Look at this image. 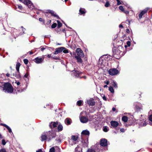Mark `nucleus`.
Returning <instances> with one entry per match:
<instances>
[{
  "mask_svg": "<svg viewBox=\"0 0 152 152\" xmlns=\"http://www.w3.org/2000/svg\"><path fill=\"white\" fill-rule=\"evenodd\" d=\"M115 110H116V108L115 107H113L112 108V110L113 111H115Z\"/></svg>",
  "mask_w": 152,
  "mask_h": 152,
  "instance_id": "64",
  "label": "nucleus"
},
{
  "mask_svg": "<svg viewBox=\"0 0 152 152\" xmlns=\"http://www.w3.org/2000/svg\"><path fill=\"white\" fill-rule=\"evenodd\" d=\"M83 57H81L78 56H75V58L77 60V61L78 63H81L83 62V61L81 59Z\"/></svg>",
  "mask_w": 152,
  "mask_h": 152,
  "instance_id": "24",
  "label": "nucleus"
},
{
  "mask_svg": "<svg viewBox=\"0 0 152 152\" xmlns=\"http://www.w3.org/2000/svg\"><path fill=\"white\" fill-rule=\"evenodd\" d=\"M110 3L109 2L107 1L105 5V6L106 7H108L110 5Z\"/></svg>",
  "mask_w": 152,
  "mask_h": 152,
  "instance_id": "44",
  "label": "nucleus"
},
{
  "mask_svg": "<svg viewBox=\"0 0 152 152\" xmlns=\"http://www.w3.org/2000/svg\"><path fill=\"white\" fill-rule=\"evenodd\" d=\"M119 9L122 11H124V10L123 7L122 6H120L119 7Z\"/></svg>",
  "mask_w": 152,
  "mask_h": 152,
  "instance_id": "42",
  "label": "nucleus"
},
{
  "mask_svg": "<svg viewBox=\"0 0 152 152\" xmlns=\"http://www.w3.org/2000/svg\"><path fill=\"white\" fill-rule=\"evenodd\" d=\"M149 119L150 121L152 122V114L149 116Z\"/></svg>",
  "mask_w": 152,
  "mask_h": 152,
  "instance_id": "51",
  "label": "nucleus"
},
{
  "mask_svg": "<svg viewBox=\"0 0 152 152\" xmlns=\"http://www.w3.org/2000/svg\"><path fill=\"white\" fill-rule=\"evenodd\" d=\"M45 49V48L44 47L42 48H41V50L42 51H43Z\"/></svg>",
  "mask_w": 152,
  "mask_h": 152,
  "instance_id": "63",
  "label": "nucleus"
},
{
  "mask_svg": "<svg viewBox=\"0 0 152 152\" xmlns=\"http://www.w3.org/2000/svg\"><path fill=\"white\" fill-rule=\"evenodd\" d=\"M122 120L125 122H126L128 121V118L126 116H124L122 117Z\"/></svg>",
  "mask_w": 152,
  "mask_h": 152,
  "instance_id": "33",
  "label": "nucleus"
},
{
  "mask_svg": "<svg viewBox=\"0 0 152 152\" xmlns=\"http://www.w3.org/2000/svg\"><path fill=\"white\" fill-rule=\"evenodd\" d=\"M52 54H49L47 56V57L49 58H52Z\"/></svg>",
  "mask_w": 152,
  "mask_h": 152,
  "instance_id": "52",
  "label": "nucleus"
},
{
  "mask_svg": "<svg viewBox=\"0 0 152 152\" xmlns=\"http://www.w3.org/2000/svg\"><path fill=\"white\" fill-rule=\"evenodd\" d=\"M87 152H95V151L94 150L91 149L88 150Z\"/></svg>",
  "mask_w": 152,
  "mask_h": 152,
  "instance_id": "45",
  "label": "nucleus"
},
{
  "mask_svg": "<svg viewBox=\"0 0 152 152\" xmlns=\"http://www.w3.org/2000/svg\"><path fill=\"white\" fill-rule=\"evenodd\" d=\"M136 123H137L140 126H145L147 124L146 120L145 119L140 118L137 120Z\"/></svg>",
  "mask_w": 152,
  "mask_h": 152,
  "instance_id": "7",
  "label": "nucleus"
},
{
  "mask_svg": "<svg viewBox=\"0 0 152 152\" xmlns=\"http://www.w3.org/2000/svg\"><path fill=\"white\" fill-rule=\"evenodd\" d=\"M75 152H82V148L79 146L76 147L75 149Z\"/></svg>",
  "mask_w": 152,
  "mask_h": 152,
  "instance_id": "27",
  "label": "nucleus"
},
{
  "mask_svg": "<svg viewBox=\"0 0 152 152\" xmlns=\"http://www.w3.org/2000/svg\"><path fill=\"white\" fill-rule=\"evenodd\" d=\"M0 152H6V151L5 149L2 148L0 150Z\"/></svg>",
  "mask_w": 152,
  "mask_h": 152,
  "instance_id": "49",
  "label": "nucleus"
},
{
  "mask_svg": "<svg viewBox=\"0 0 152 152\" xmlns=\"http://www.w3.org/2000/svg\"><path fill=\"white\" fill-rule=\"evenodd\" d=\"M116 0L117 1V4L118 5H119L122 4V3H121V1H120V0Z\"/></svg>",
  "mask_w": 152,
  "mask_h": 152,
  "instance_id": "46",
  "label": "nucleus"
},
{
  "mask_svg": "<svg viewBox=\"0 0 152 152\" xmlns=\"http://www.w3.org/2000/svg\"><path fill=\"white\" fill-rule=\"evenodd\" d=\"M0 125L1 126H3L5 127L8 130L9 132L13 134V133L12 132V130L10 128V127L8 126L7 125L5 124L1 123L0 124Z\"/></svg>",
  "mask_w": 152,
  "mask_h": 152,
  "instance_id": "22",
  "label": "nucleus"
},
{
  "mask_svg": "<svg viewBox=\"0 0 152 152\" xmlns=\"http://www.w3.org/2000/svg\"><path fill=\"white\" fill-rule=\"evenodd\" d=\"M62 49L63 50L62 51L64 53H69L68 50L65 48L63 47H61Z\"/></svg>",
  "mask_w": 152,
  "mask_h": 152,
  "instance_id": "31",
  "label": "nucleus"
},
{
  "mask_svg": "<svg viewBox=\"0 0 152 152\" xmlns=\"http://www.w3.org/2000/svg\"><path fill=\"white\" fill-rule=\"evenodd\" d=\"M80 121L82 123H86L88 121V118L86 116L80 117Z\"/></svg>",
  "mask_w": 152,
  "mask_h": 152,
  "instance_id": "16",
  "label": "nucleus"
},
{
  "mask_svg": "<svg viewBox=\"0 0 152 152\" xmlns=\"http://www.w3.org/2000/svg\"><path fill=\"white\" fill-rule=\"evenodd\" d=\"M65 123L67 125H70L72 122L71 120L69 118H66L65 121Z\"/></svg>",
  "mask_w": 152,
  "mask_h": 152,
  "instance_id": "26",
  "label": "nucleus"
},
{
  "mask_svg": "<svg viewBox=\"0 0 152 152\" xmlns=\"http://www.w3.org/2000/svg\"><path fill=\"white\" fill-rule=\"evenodd\" d=\"M120 48L122 49V48L121 47L119 46L118 48L113 49V56L115 58H119L120 57L124 55L123 52L120 50Z\"/></svg>",
  "mask_w": 152,
  "mask_h": 152,
  "instance_id": "2",
  "label": "nucleus"
},
{
  "mask_svg": "<svg viewBox=\"0 0 152 152\" xmlns=\"http://www.w3.org/2000/svg\"><path fill=\"white\" fill-rule=\"evenodd\" d=\"M134 108L137 111H140L142 109V104L140 103L136 102L134 103Z\"/></svg>",
  "mask_w": 152,
  "mask_h": 152,
  "instance_id": "8",
  "label": "nucleus"
},
{
  "mask_svg": "<svg viewBox=\"0 0 152 152\" xmlns=\"http://www.w3.org/2000/svg\"><path fill=\"white\" fill-rule=\"evenodd\" d=\"M102 98H103V99L104 100H105V101H106V97H105L104 96Z\"/></svg>",
  "mask_w": 152,
  "mask_h": 152,
  "instance_id": "61",
  "label": "nucleus"
},
{
  "mask_svg": "<svg viewBox=\"0 0 152 152\" xmlns=\"http://www.w3.org/2000/svg\"><path fill=\"white\" fill-rule=\"evenodd\" d=\"M29 75V74L28 72H26V74L24 75V77L26 78H27L28 76Z\"/></svg>",
  "mask_w": 152,
  "mask_h": 152,
  "instance_id": "50",
  "label": "nucleus"
},
{
  "mask_svg": "<svg viewBox=\"0 0 152 152\" xmlns=\"http://www.w3.org/2000/svg\"><path fill=\"white\" fill-rule=\"evenodd\" d=\"M41 141H43L45 140L48 141V137L46 132L43 133L41 136Z\"/></svg>",
  "mask_w": 152,
  "mask_h": 152,
  "instance_id": "20",
  "label": "nucleus"
},
{
  "mask_svg": "<svg viewBox=\"0 0 152 152\" xmlns=\"http://www.w3.org/2000/svg\"><path fill=\"white\" fill-rule=\"evenodd\" d=\"M72 75L75 77H80L81 74H82L81 72L75 70H72Z\"/></svg>",
  "mask_w": 152,
  "mask_h": 152,
  "instance_id": "10",
  "label": "nucleus"
},
{
  "mask_svg": "<svg viewBox=\"0 0 152 152\" xmlns=\"http://www.w3.org/2000/svg\"><path fill=\"white\" fill-rule=\"evenodd\" d=\"M57 22L58 23L57 28H59L61 26L62 24L58 20L57 21Z\"/></svg>",
  "mask_w": 152,
  "mask_h": 152,
  "instance_id": "35",
  "label": "nucleus"
},
{
  "mask_svg": "<svg viewBox=\"0 0 152 152\" xmlns=\"http://www.w3.org/2000/svg\"><path fill=\"white\" fill-rule=\"evenodd\" d=\"M46 12L50 13L52 16H54V17H56L58 19L59 18L58 16L52 10H46Z\"/></svg>",
  "mask_w": 152,
  "mask_h": 152,
  "instance_id": "17",
  "label": "nucleus"
},
{
  "mask_svg": "<svg viewBox=\"0 0 152 152\" xmlns=\"http://www.w3.org/2000/svg\"><path fill=\"white\" fill-rule=\"evenodd\" d=\"M36 152H42V150L41 149H39L36 151Z\"/></svg>",
  "mask_w": 152,
  "mask_h": 152,
  "instance_id": "58",
  "label": "nucleus"
},
{
  "mask_svg": "<svg viewBox=\"0 0 152 152\" xmlns=\"http://www.w3.org/2000/svg\"><path fill=\"white\" fill-rule=\"evenodd\" d=\"M57 26V24L56 23H53L51 26V28H55Z\"/></svg>",
  "mask_w": 152,
  "mask_h": 152,
  "instance_id": "41",
  "label": "nucleus"
},
{
  "mask_svg": "<svg viewBox=\"0 0 152 152\" xmlns=\"http://www.w3.org/2000/svg\"><path fill=\"white\" fill-rule=\"evenodd\" d=\"M57 127V130L58 132H60L63 129V127L61 124L59 122L58 124Z\"/></svg>",
  "mask_w": 152,
  "mask_h": 152,
  "instance_id": "25",
  "label": "nucleus"
},
{
  "mask_svg": "<svg viewBox=\"0 0 152 152\" xmlns=\"http://www.w3.org/2000/svg\"><path fill=\"white\" fill-rule=\"evenodd\" d=\"M103 131L105 132H107L109 130V127L107 126H104L102 128Z\"/></svg>",
  "mask_w": 152,
  "mask_h": 152,
  "instance_id": "29",
  "label": "nucleus"
},
{
  "mask_svg": "<svg viewBox=\"0 0 152 152\" xmlns=\"http://www.w3.org/2000/svg\"><path fill=\"white\" fill-rule=\"evenodd\" d=\"M44 60V58L37 57L34 60V61L36 63L39 64L42 63L43 61Z\"/></svg>",
  "mask_w": 152,
  "mask_h": 152,
  "instance_id": "11",
  "label": "nucleus"
},
{
  "mask_svg": "<svg viewBox=\"0 0 152 152\" xmlns=\"http://www.w3.org/2000/svg\"><path fill=\"white\" fill-rule=\"evenodd\" d=\"M100 144L101 146L105 147L107 145V141L105 139H102L100 140Z\"/></svg>",
  "mask_w": 152,
  "mask_h": 152,
  "instance_id": "14",
  "label": "nucleus"
},
{
  "mask_svg": "<svg viewBox=\"0 0 152 152\" xmlns=\"http://www.w3.org/2000/svg\"><path fill=\"white\" fill-rule=\"evenodd\" d=\"M2 88L3 90L6 93H11L13 91V87L11 84L9 83H4L3 87L0 85V89H1Z\"/></svg>",
  "mask_w": 152,
  "mask_h": 152,
  "instance_id": "1",
  "label": "nucleus"
},
{
  "mask_svg": "<svg viewBox=\"0 0 152 152\" xmlns=\"http://www.w3.org/2000/svg\"><path fill=\"white\" fill-rule=\"evenodd\" d=\"M148 10V9L147 8L142 10L139 14V17L140 19L142 18V15H144Z\"/></svg>",
  "mask_w": 152,
  "mask_h": 152,
  "instance_id": "18",
  "label": "nucleus"
},
{
  "mask_svg": "<svg viewBox=\"0 0 152 152\" xmlns=\"http://www.w3.org/2000/svg\"><path fill=\"white\" fill-rule=\"evenodd\" d=\"M23 61L24 64H28V60L27 59H25L23 60Z\"/></svg>",
  "mask_w": 152,
  "mask_h": 152,
  "instance_id": "43",
  "label": "nucleus"
},
{
  "mask_svg": "<svg viewBox=\"0 0 152 152\" xmlns=\"http://www.w3.org/2000/svg\"><path fill=\"white\" fill-rule=\"evenodd\" d=\"M39 20L40 22H42L43 21V19L41 18H39Z\"/></svg>",
  "mask_w": 152,
  "mask_h": 152,
  "instance_id": "60",
  "label": "nucleus"
},
{
  "mask_svg": "<svg viewBox=\"0 0 152 152\" xmlns=\"http://www.w3.org/2000/svg\"><path fill=\"white\" fill-rule=\"evenodd\" d=\"M18 8L20 9H22V6H21V5H18Z\"/></svg>",
  "mask_w": 152,
  "mask_h": 152,
  "instance_id": "56",
  "label": "nucleus"
},
{
  "mask_svg": "<svg viewBox=\"0 0 152 152\" xmlns=\"http://www.w3.org/2000/svg\"><path fill=\"white\" fill-rule=\"evenodd\" d=\"M77 56L81 57H84V54L83 51L80 48H77L76 49Z\"/></svg>",
  "mask_w": 152,
  "mask_h": 152,
  "instance_id": "12",
  "label": "nucleus"
},
{
  "mask_svg": "<svg viewBox=\"0 0 152 152\" xmlns=\"http://www.w3.org/2000/svg\"><path fill=\"white\" fill-rule=\"evenodd\" d=\"M110 124L113 128H115L117 126L118 123L117 121H112L110 122Z\"/></svg>",
  "mask_w": 152,
  "mask_h": 152,
  "instance_id": "21",
  "label": "nucleus"
},
{
  "mask_svg": "<svg viewBox=\"0 0 152 152\" xmlns=\"http://www.w3.org/2000/svg\"><path fill=\"white\" fill-rule=\"evenodd\" d=\"M112 85L115 88H118L117 84V83L115 81H113L112 83Z\"/></svg>",
  "mask_w": 152,
  "mask_h": 152,
  "instance_id": "32",
  "label": "nucleus"
},
{
  "mask_svg": "<svg viewBox=\"0 0 152 152\" xmlns=\"http://www.w3.org/2000/svg\"><path fill=\"white\" fill-rule=\"evenodd\" d=\"M78 137L76 136L72 135L71 136V140H73L74 141H76L77 140Z\"/></svg>",
  "mask_w": 152,
  "mask_h": 152,
  "instance_id": "30",
  "label": "nucleus"
},
{
  "mask_svg": "<svg viewBox=\"0 0 152 152\" xmlns=\"http://www.w3.org/2000/svg\"><path fill=\"white\" fill-rule=\"evenodd\" d=\"M109 90L112 93H114V90L113 87L112 86H110L109 87Z\"/></svg>",
  "mask_w": 152,
  "mask_h": 152,
  "instance_id": "36",
  "label": "nucleus"
},
{
  "mask_svg": "<svg viewBox=\"0 0 152 152\" xmlns=\"http://www.w3.org/2000/svg\"><path fill=\"white\" fill-rule=\"evenodd\" d=\"M2 143L3 145H4L6 144V142L3 139L2 140Z\"/></svg>",
  "mask_w": 152,
  "mask_h": 152,
  "instance_id": "47",
  "label": "nucleus"
},
{
  "mask_svg": "<svg viewBox=\"0 0 152 152\" xmlns=\"http://www.w3.org/2000/svg\"><path fill=\"white\" fill-rule=\"evenodd\" d=\"M21 28H22V31H23V34H24L25 33L24 32H25V31H26L25 28H24L23 27V26H21Z\"/></svg>",
  "mask_w": 152,
  "mask_h": 152,
  "instance_id": "48",
  "label": "nucleus"
},
{
  "mask_svg": "<svg viewBox=\"0 0 152 152\" xmlns=\"http://www.w3.org/2000/svg\"><path fill=\"white\" fill-rule=\"evenodd\" d=\"M80 78H83L84 79H86V76H80Z\"/></svg>",
  "mask_w": 152,
  "mask_h": 152,
  "instance_id": "54",
  "label": "nucleus"
},
{
  "mask_svg": "<svg viewBox=\"0 0 152 152\" xmlns=\"http://www.w3.org/2000/svg\"><path fill=\"white\" fill-rule=\"evenodd\" d=\"M126 44L127 45H125V48H126L127 47H130L131 45V42L130 41H128L126 42Z\"/></svg>",
  "mask_w": 152,
  "mask_h": 152,
  "instance_id": "37",
  "label": "nucleus"
},
{
  "mask_svg": "<svg viewBox=\"0 0 152 152\" xmlns=\"http://www.w3.org/2000/svg\"><path fill=\"white\" fill-rule=\"evenodd\" d=\"M20 1L22 2L24 4L26 5L29 8L31 9H33L34 8L33 4L29 0H19Z\"/></svg>",
  "mask_w": 152,
  "mask_h": 152,
  "instance_id": "6",
  "label": "nucleus"
},
{
  "mask_svg": "<svg viewBox=\"0 0 152 152\" xmlns=\"http://www.w3.org/2000/svg\"><path fill=\"white\" fill-rule=\"evenodd\" d=\"M119 28H123V26L122 25V24H120V25H119Z\"/></svg>",
  "mask_w": 152,
  "mask_h": 152,
  "instance_id": "62",
  "label": "nucleus"
},
{
  "mask_svg": "<svg viewBox=\"0 0 152 152\" xmlns=\"http://www.w3.org/2000/svg\"><path fill=\"white\" fill-rule=\"evenodd\" d=\"M55 148L54 147L51 148L49 151V152H55Z\"/></svg>",
  "mask_w": 152,
  "mask_h": 152,
  "instance_id": "40",
  "label": "nucleus"
},
{
  "mask_svg": "<svg viewBox=\"0 0 152 152\" xmlns=\"http://www.w3.org/2000/svg\"><path fill=\"white\" fill-rule=\"evenodd\" d=\"M79 12L81 14L83 15L86 12L84 9L80 8L79 10Z\"/></svg>",
  "mask_w": 152,
  "mask_h": 152,
  "instance_id": "28",
  "label": "nucleus"
},
{
  "mask_svg": "<svg viewBox=\"0 0 152 152\" xmlns=\"http://www.w3.org/2000/svg\"><path fill=\"white\" fill-rule=\"evenodd\" d=\"M104 83L105 84H107V85H108L109 84V82L108 81L106 80V81H104Z\"/></svg>",
  "mask_w": 152,
  "mask_h": 152,
  "instance_id": "55",
  "label": "nucleus"
},
{
  "mask_svg": "<svg viewBox=\"0 0 152 152\" xmlns=\"http://www.w3.org/2000/svg\"><path fill=\"white\" fill-rule=\"evenodd\" d=\"M126 32L127 33H129L130 31H129V29H128V28L126 29Z\"/></svg>",
  "mask_w": 152,
  "mask_h": 152,
  "instance_id": "59",
  "label": "nucleus"
},
{
  "mask_svg": "<svg viewBox=\"0 0 152 152\" xmlns=\"http://www.w3.org/2000/svg\"><path fill=\"white\" fill-rule=\"evenodd\" d=\"M58 124L59 122L58 121L51 122L49 124V126L50 128L52 129L53 128L56 127L57 126V125H58Z\"/></svg>",
  "mask_w": 152,
  "mask_h": 152,
  "instance_id": "13",
  "label": "nucleus"
},
{
  "mask_svg": "<svg viewBox=\"0 0 152 152\" xmlns=\"http://www.w3.org/2000/svg\"><path fill=\"white\" fill-rule=\"evenodd\" d=\"M82 100H79L78 101L77 103V105L79 106H80L82 103Z\"/></svg>",
  "mask_w": 152,
  "mask_h": 152,
  "instance_id": "39",
  "label": "nucleus"
},
{
  "mask_svg": "<svg viewBox=\"0 0 152 152\" xmlns=\"http://www.w3.org/2000/svg\"><path fill=\"white\" fill-rule=\"evenodd\" d=\"M20 65V64L19 62H18L16 64V69L17 72L15 73H13V75H11V77L12 78H13L15 77L18 79H20V78L21 76L19 72V68Z\"/></svg>",
  "mask_w": 152,
  "mask_h": 152,
  "instance_id": "4",
  "label": "nucleus"
},
{
  "mask_svg": "<svg viewBox=\"0 0 152 152\" xmlns=\"http://www.w3.org/2000/svg\"><path fill=\"white\" fill-rule=\"evenodd\" d=\"M48 137V141H50L52 139L56 136V133L53 130L48 131L46 132Z\"/></svg>",
  "mask_w": 152,
  "mask_h": 152,
  "instance_id": "5",
  "label": "nucleus"
},
{
  "mask_svg": "<svg viewBox=\"0 0 152 152\" xmlns=\"http://www.w3.org/2000/svg\"><path fill=\"white\" fill-rule=\"evenodd\" d=\"M90 132L88 130H83L81 132L82 138H83V135H87L88 136Z\"/></svg>",
  "mask_w": 152,
  "mask_h": 152,
  "instance_id": "19",
  "label": "nucleus"
},
{
  "mask_svg": "<svg viewBox=\"0 0 152 152\" xmlns=\"http://www.w3.org/2000/svg\"><path fill=\"white\" fill-rule=\"evenodd\" d=\"M63 137V136L62 135H60V136L59 137V138H58V139L56 138V140L58 141L59 142H61V141L62 140V137Z\"/></svg>",
  "mask_w": 152,
  "mask_h": 152,
  "instance_id": "34",
  "label": "nucleus"
},
{
  "mask_svg": "<svg viewBox=\"0 0 152 152\" xmlns=\"http://www.w3.org/2000/svg\"><path fill=\"white\" fill-rule=\"evenodd\" d=\"M52 58L56 59V60H59V57H57L53 55H52Z\"/></svg>",
  "mask_w": 152,
  "mask_h": 152,
  "instance_id": "38",
  "label": "nucleus"
},
{
  "mask_svg": "<svg viewBox=\"0 0 152 152\" xmlns=\"http://www.w3.org/2000/svg\"><path fill=\"white\" fill-rule=\"evenodd\" d=\"M118 72V70L115 68L110 69L108 71L109 74L111 75H115L117 74Z\"/></svg>",
  "mask_w": 152,
  "mask_h": 152,
  "instance_id": "9",
  "label": "nucleus"
},
{
  "mask_svg": "<svg viewBox=\"0 0 152 152\" xmlns=\"http://www.w3.org/2000/svg\"><path fill=\"white\" fill-rule=\"evenodd\" d=\"M87 104L90 106H94L95 105V102L94 99L92 98H91L87 100Z\"/></svg>",
  "mask_w": 152,
  "mask_h": 152,
  "instance_id": "15",
  "label": "nucleus"
},
{
  "mask_svg": "<svg viewBox=\"0 0 152 152\" xmlns=\"http://www.w3.org/2000/svg\"><path fill=\"white\" fill-rule=\"evenodd\" d=\"M108 56L106 55L100 58L98 62L99 64L101 66H104L106 65V62L108 60Z\"/></svg>",
  "mask_w": 152,
  "mask_h": 152,
  "instance_id": "3",
  "label": "nucleus"
},
{
  "mask_svg": "<svg viewBox=\"0 0 152 152\" xmlns=\"http://www.w3.org/2000/svg\"><path fill=\"white\" fill-rule=\"evenodd\" d=\"M124 12L126 14H128L129 13V12L127 10H125L124 11Z\"/></svg>",
  "mask_w": 152,
  "mask_h": 152,
  "instance_id": "57",
  "label": "nucleus"
},
{
  "mask_svg": "<svg viewBox=\"0 0 152 152\" xmlns=\"http://www.w3.org/2000/svg\"><path fill=\"white\" fill-rule=\"evenodd\" d=\"M62 48L61 47L56 48L55 51L54 52V54L56 55L61 52L63 50L62 49Z\"/></svg>",
  "mask_w": 152,
  "mask_h": 152,
  "instance_id": "23",
  "label": "nucleus"
},
{
  "mask_svg": "<svg viewBox=\"0 0 152 152\" xmlns=\"http://www.w3.org/2000/svg\"><path fill=\"white\" fill-rule=\"evenodd\" d=\"M120 131L121 132H125L124 129L123 128L120 129Z\"/></svg>",
  "mask_w": 152,
  "mask_h": 152,
  "instance_id": "53",
  "label": "nucleus"
}]
</instances>
